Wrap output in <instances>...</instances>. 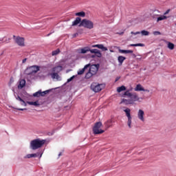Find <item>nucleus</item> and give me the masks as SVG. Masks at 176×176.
Returning a JSON list of instances; mask_svg holds the SVG:
<instances>
[{
  "label": "nucleus",
  "instance_id": "nucleus-41",
  "mask_svg": "<svg viewBox=\"0 0 176 176\" xmlns=\"http://www.w3.org/2000/svg\"><path fill=\"white\" fill-rule=\"evenodd\" d=\"M76 36H78V33H75V34L73 35V38H76Z\"/></svg>",
  "mask_w": 176,
  "mask_h": 176
},
{
  "label": "nucleus",
  "instance_id": "nucleus-48",
  "mask_svg": "<svg viewBox=\"0 0 176 176\" xmlns=\"http://www.w3.org/2000/svg\"><path fill=\"white\" fill-rule=\"evenodd\" d=\"M110 52H113V51H112V50H110Z\"/></svg>",
  "mask_w": 176,
  "mask_h": 176
},
{
  "label": "nucleus",
  "instance_id": "nucleus-37",
  "mask_svg": "<svg viewBox=\"0 0 176 176\" xmlns=\"http://www.w3.org/2000/svg\"><path fill=\"white\" fill-rule=\"evenodd\" d=\"M131 34L132 35H140V32H131Z\"/></svg>",
  "mask_w": 176,
  "mask_h": 176
},
{
  "label": "nucleus",
  "instance_id": "nucleus-19",
  "mask_svg": "<svg viewBox=\"0 0 176 176\" xmlns=\"http://www.w3.org/2000/svg\"><path fill=\"white\" fill-rule=\"evenodd\" d=\"M41 155V153H34V154H28L25 156V158L27 159H31V157H38Z\"/></svg>",
  "mask_w": 176,
  "mask_h": 176
},
{
  "label": "nucleus",
  "instance_id": "nucleus-35",
  "mask_svg": "<svg viewBox=\"0 0 176 176\" xmlns=\"http://www.w3.org/2000/svg\"><path fill=\"white\" fill-rule=\"evenodd\" d=\"M128 126L129 129H131V118H128Z\"/></svg>",
  "mask_w": 176,
  "mask_h": 176
},
{
  "label": "nucleus",
  "instance_id": "nucleus-2",
  "mask_svg": "<svg viewBox=\"0 0 176 176\" xmlns=\"http://www.w3.org/2000/svg\"><path fill=\"white\" fill-rule=\"evenodd\" d=\"M15 104L16 105V107H19L21 108H24L25 107H27V104H28L29 105H33L34 107H41V102H39V100H36L34 102H25L24 99L20 97V96H15Z\"/></svg>",
  "mask_w": 176,
  "mask_h": 176
},
{
  "label": "nucleus",
  "instance_id": "nucleus-13",
  "mask_svg": "<svg viewBox=\"0 0 176 176\" xmlns=\"http://www.w3.org/2000/svg\"><path fill=\"white\" fill-rule=\"evenodd\" d=\"M135 91H146V93H149L148 89H145L141 85H137L136 87L134 88Z\"/></svg>",
  "mask_w": 176,
  "mask_h": 176
},
{
  "label": "nucleus",
  "instance_id": "nucleus-39",
  "mask_svg": "<svg viewBox=\"0 0 176 176\" xmlns=\"http://www.w3.org/2000/svg\"><path fill=\"white\" fill-rule=\"evenodd\" d=\"M25 63H27V58H24V59L22 60V63H23V64H25Z\"/></svg>",
  "mask_w": 176,
  "mask_h": 176
},
{
  "label": "nucleus",
  "instance_id": "nucleus-12",
  "mask_svg": "<svg viewBox=\"0 0 176 176\" xmlns=\"http://www.w3.org/2000/svg\"><path fill=\"white\" fill-rule=\"evenodd\" d=\"M47 93H49L48 90L44 91H42L40 90L37 92H35L33 94V97H44V96H46V94H47Z\"/></svg>",
  "mask_w": 176,
  "mask_h": 176
},
{
  "label": "nucleus",
  "instance_id": "nucleus-32",
  "mask_svg": "<svg viewBox=\"0 0 176 176\" xmlns=\"http://www.w3.org/2000/svg\"><path fill=\"white\" fill-rule=\"evenodd\" d=\"M90 53H92L93 54H96L97 52H98V50L97 49H94V50H89Z\"/></svg>",
  "mask_w": 176,
  "mask_h": 176
},
{
  "label": "nucleus",
  "instance_id": "nucleus-31",
  "mask_svg": "<svg viewBox=\"0 0 176 176\" xmlns=\"http://www.w3.org/2000/svg\"><path fill=\"white\" fill-rule=\"evenodd\" d=\"M76 78V76H72L70 78L67 79V83H69V82H72L74 79Z\"/></svg>",
  "mask_w": 176,
  "mask_h": 176
},
{
  "label": "nucleus",
  "instance_id": "nucleus-34",
  "mask_svg": "<svg viewBox=\"0 0 176 176\" xmlns=\"http://www.w3.org/2000/svg\"><path fill=\"white\" fill-rule=\"evenodd\" d=\"M6 34L5 33H0V41H3V38H5Z\"/></svg>",
  "mask_w": 176,
  "mask_h": 176
},
{
  "label": "nucleus",
  "instance_id": "nucleus-47",
  "mask_svg": "<svg viewBox=\"0 0 176 176\" xmlns=\"http://www.w3.org/2000/svg\"><path fill=\"white\" fill-rule=\"evenodd\" d=\"M37 77H33V79H36Z\"/></svg>",
  "mask_w": 176,
  "mask_h": 176
},
{
  "label": "nucleus",
  "instance_id": "nucleus-16",
  "mask_svg": "<svg viewBox=\"0 0 176 176\" xmlns=\"http://www.w3.org/2000/svg\"><path fill=\"white\" fill-rule=\"evenodd\" d=\"M25 83H26L25 80H24V79L20 80L19 84L18 85V89L19 90H21V89H23V87H25Z\"/></svg>",
  "mask_w": 176,
  "mask_h": 176
},
{
  "label": "nucleus",
  "instance_id": "nucleus-17",
  "mask_svg": "<svg viewBox=\"0 0 176 176\" xmlns=\"http://www.w3.org/2000/svg\"><path fill=\"white\" fill-rule=\"evenodd\" d=\"M87 52H90V47H85L84 48H81L80 50L79 53L80 54H86V53H87Z\"/></svg>",
  "mask_w": 176,
  "mask_h": 176
},
{
  "label": "nucleus",
  "instance_id": "nucleus-29",
  "mask_svg": "<svg viewBox=\"0 0 176 176\" xmlns=\"http://www.w3.org/2000/svg\"><path fill=\"white\" fill-rule=\"evenodd\" d=\"M130 46H131V47L140 46L141 47H144V46H145V45L143 43H138V44H131Z\"/></svg>",
  "mask_w": 176,
  "mask_h": 176
},
{
  "label": "nucleus",
  "instance_id": "nucleus-8",
  "mask_svg": "<svg viewBox=\"0 0 176 176\" xmlns=\"http://www.w3.org/2000/svg\"><path fill=\"white\" fill-rule=\"evenodd\" d=\"M102 126V122H98L95 123L93 127L94 134H102L103 133H104L105 131L101 129Z\"/></svg>",
  "mask_w": 176,
  "mask_h": 176
},
{
  "label": "nucleus",
  "instance_id": "nucleus-14",
  "mask_svg": "<svg viewBox=\"0 0 176 176\" xmlns=\"http://www.w3.org/2000/svg\"><path fill=\"white\" fill-rule=\"evenodd\" d=\"M92 47H98V49H100L102 52H107L108 51V48L102 44H97V45H94L91 46Z\"/></svg>",
  "mask_w": 176,
  "mask_h": 176
},
{
  "label": "nucleus",
  "instance_id": "nucleus-36",
  "mask_svg": "<svg viewBox=\"0 0 176 176\" xmlns=\"http://www.w3.org/2000/svg\"><path fill=\"white\" fill-rule=\"evenodd\" d=\"M153 35L157 36V35H162V33L159 31H155L153 32Z\"/></svg>",
  "mask_w": 176,
  "mask_h": 176
},
{
  "label": "nucleus",
  "instance_id": "nucleus-42",
  "mask_svg": "<svg viewBox=\"0 0 176 176\" xmlns=\"http://www.w3.org/2000/svg\"><path fill=\"white\" fill-rule=\"evenodd\" d=\"M61 155H62V153L60 152L59 154H58V156L57 159H58V157H60L61 156Z\"/></svg>",
  "mask_w": 176,
  "mask_h": 176
},
{
  "label": "nucleus",
  "instance_id": "nucleus-22",
  "mask_svg": "<svg viewBox=\"0 0 176 176\" xmlns=\"http://www.w3.org/2000/svg\"><path fill=\"white\" fill-rule=\"evenodd\" d=\"M82 19L80 17H77L74 21L72 23V26L78 25L79 23H82Z\"/></svg>",
  "mask_w": 176,
  "mask_h": 176
},
{
  "label": "nucleus",
  "instance_id": "nucleus-33",
  "mask_svg": "<svg viewBox=\"0 0 176 176\" xmlns=\"http://www.w3.org/2000/svg\"><path fill=\"white\" fill-rule=\"evenodd\" d=\"M58 53H60V50L58 49V50L52 52V56H57V54H58Z\"/></svg>",
  "mask_w": 176,
  "mask_h": 176
},
{
  "label": "nucleus",
  "instance_id": "nucleus-5",
  "mask_svg": "<svg viewBox=\"0 0 176 176\" xmlns=\"http://www.w3.org/2000/svg\"><path fill=\"white\" fill-rule=\"evenodd\" d=\"M45 140H41L39 139L34 140L30 142V148L33 151H36V149H39V148H42L43 145H45Z\"/></svg>",
  "mask_w": 176,
  "mask_h": 176
},
{
  "label": "nucleus",
  "instance_id": "nucleus-45",
  "mask_svg": "<svg viewBox=\"0 0 176 176\" xmlns=\"http://www.w3.org/2000/svg\"><path fill=\"white\" fill-rule=\"evenodd\" d=\"M124 32L120 33V35H123Z\"/></svg>",
  "mask_w": 176,
  "mask_h": 176
},
{
  "label": "nucleus",
  "instance_id": "nucleus-18",
  "mask_svg": "<svg viewBox=\"0 0 176 176\" xmlns=\"http://www.w3.org/2000/svg\"><path fill=\"white\" fill-rule=\"evenodd\" d=\"M90 67V65H86L84 68H82L81 70H79L78 72V75H83L85 74V71L87 69Z\"/></svg>",
  "mask_w": 176,
  "mask_h": 176
},
{
  "label": "nucleus",
  "instance_id": "nucleus-30",
  "mask_svg": "<svg viewBox=\"0 0 176 176\" xmlns=\"http://www.w3.org/2000/svg\"><path fill=\"white\" fill-rule=\"evenodd\" d=\"M96 54V57H98L99 58H101V57H102V54H101V52L100 50H98Z\"/></svg>",
  "mask_w": 176,
  "mask_h": 176
},
{
  "label": "nucleus",
  "instance_id": "nucleus-15",
  "mask_svg": "<svg viewBox=\"0 0 176 176\" xmlns=\"http://www.w3.org/2000/svg\"><path fill=\"white\" fill-rule=\"evenodd\" d=\"M165 43H166L167 48L169 49V50H174L175 47V45H174V43L170 41H165Z\"/></svg>",
  "mask_w": 176,
  "mask_h": 176
},
{
  "label": "nucleus",
  "instance_id": "nucleus-24",
  "mask_svg": "<svg viewBox=\"0 0 176 176\" xmlns=\"http://www.w3.org/2000/svg\"><path fill=\"white\" fill-rule=\"evenodd\" d=\"M159 14H160V11L157 10H155L153 12V15H152L153 19H156V16H159Z\"/></svg>",
  "mask_w": 176,
  "mask_h": 176
},
{
  "label": "nucleus",
  "instance_id": "nucleus-6",
  "mask_svg": "<svg viewBox=\"0 0 176 176\" xmlns=\"http://www.w3.org/2000/svg\"><path fill=\"white\" fill-rule=\"evenodd\" d=\"M79 27H84L88 30H93L94 28V23L89 19H82L79 25Z\"/></svg>",
  "mask_w": 176,
  "mask_h": 176
},
{
  "label": "nucleus",
  "instance_id": "nucleus-9",
  "mask_svg": "<svg viewBox=\"0 0 176 176\" xmlns=\"http://www.w3.org/2000/svg\"><path fill=\"white\" fill-rule=\"evenodd\" d=\"M104 87H105L104 84L94 82L91 85V89L92 91H94V93H98L99 91H101Z\"/></svg>",
  "mask_w": 176,
  "mask_h": 176
},
{
  "label": "nucleus",
  "instance_id": "nucleus-11",
  "mask_svg": "<svg viewBox=\"0 0 176 176\" xmlns=\"http://www.w3.org/2000/svg\"><path fill=\"white\" fill-rule=\"evenodd\" d=\"M145 112L142 109H139L138 111V118L140 122H145Z\"/></svg>",
  "mask_w": 176,
  "mask_h": 176
},
{
  "label": "nucleus",
  "instance_id": "nucleus-40",
  "mask_svg": "<svg viewBox=\"0 0 176 176\" xmlns=\"http://www.w3.org/2000/svg\"><path fill=\"white\" fill-rule=\"evenodd\" d=\"M16 109H17L18 111H24V110H25L26 109L16 108Z\"/></svg>",
  "mask_w": 176,
  "mask_h": 176
},
{
  "label": "nucleus",
  "instance_id": "nucleus-3",
  "mask_svg": "<svg viewBox=\"0 0 176 176\" xmlns=\"http://www.w3.org/2000/svg\"><path fill=\"white\" fill-rule=\"evenodd\" d=\"M52 72L50 73V75L52 79H56V80H61V76L58 75V72H61L63 71V67L61 66H56L52 69Z\"/></svg>",
  "mask_w": 176,
  "mask_h": 176
},
{
  "label": "nucleus",
  "instance_id": "nucleus-46",
  "mask_svg": "<svg viewBox=\"0 0 176 176\" xmlns=\"http://www.w3.org/2000/svg\"><path fill=\"white\" fill-rule=\"evenodd\" d=\"M118 80H119V78H117V79L116 80V82H118Z\"/></svg>",
  "mask_w": 176,
  "mask_h": 176
},
{
  "label": "nucleus",
  "instance_id": "nucleus-4",
  "mask_svg": "<svg viewBox=\"0 0 176 176\" xmlns=\"http://www.w3.org/2000/svg\"><path fill=\"white\" fill-rule=\"evenodd\" d=\"M99 65H92L89 67V72L85 75L86 79H90L91 76L96 75L98 72Z\"/></svg>",
  "mask_w": 176,
  "mask_h": 176
},
{
  "label": "nucleus",
  "instance_id": "nucleus-7",
  "mask_svg": "<svg viewBox=\"0 0 176 176\" xmlns=\"http://www.w3.org/2000/svg\"><path fill=\"white\" fill-rule=\"evenodd\" d=\"M40 70H41V67H39L38 65H33L30 67H28L25 70V74L32 76V75L36 74L37 72H38V71H40Z\"/></svg>",
  "mask_w": 176,
  "mask_h": 176
},
{
  "label": "nucleus",
  "instance_id": "nucleus-25",
  "mask_svg": "<svg viewBox=\"0 0 176 176\" xmlns=\"http://www.w3.org/2000/svg\"><path fill=\"white\" fill-rule=\"evenodd\" d=\"M118 62L120 63V65H122V64H123V61L126 60V57L120 56L118 57Z\"/></svg>",
  "mask_w": 176,
  "mask_h": 176
},
{
  "label": "nucleus",
  "instance_id": "nucleus-43",
  "mask_svg": "<svg viewBox=\"0 0 176 176\" xmlns=\"http://www.w3.org/2000/svg\"><path fill=\"white\" fill-rule=\"evenodd\" d=\"M42 155H43V153H41L40 157H42Z\"/></svg>",
  "mask_w": 176,
  "mask_h": 176
},
{
  "label": "nucleus",
  "instance_id": "nucleus-27",
  "mask_svg": "<svg viewBox=\"0 0 176 176\" xmlns=\"http://www.w3.org/2000/svg\"><path fill=\"white\" fill-rule=\"evenodd\" d=\"M142 36H148L149 35V32L146 30H142L140 32Z\"/></svg>",
  "mask_w": 176,
  "mask_h": 176
},
{
  "label": "nucleus",
  "instance_id": "nucleus-21",
  "mask_svg": "<svg viewBox=\"0 0 176 176\" xmlns=\"http://www.w3.org/2000/svg\"><path fill=\"white\" fill-rule=\"evenodd\" d=\"M120 53H123L124 54H133V50H118Z\"/></svg>",
  "mask_w": 176,
  "mask_h": 176
},
{
  "label": "nucleus",
  "instance_id": "nucleus-20",
  "mask_svg": "<svg viewBox=\"0 0 176 176\" xmlns=\"http://www.w3.org/2000/svg\"><path fill=\"white\" fill-rule=\"evenodd\" d=\"M163 20H167V16L166 15H160L157 18V23H160V21H163Z\"/></svg>",
  "mask_w": 176,
  "mask_h": 176
},
{
  "label": "nucleus",
  "instance_id": "nucleus-28",
  "mask_svg": "<svg viewBox=\"0 0 176 176\" xmlns=\"http://www.w3.org/2000/svg\"><path fill=\"white\" fill-rule=\"evenodd\" d=\"M76 16H78L80 17H85L86 16V13L83 11L76 13Z\"/></svg>",
  "mask_w": 176,
  "mask_h": 176
},
{
  "label": "nucleus",
  "instance_id": "nucleus-1",
  "mask_svg": "<svg viewBox=\"0 0 176 176\" xmlns=\"http://www.w3.org/2000/svg\"><path fill=\"white\" fill-rule=\"evenodd\" d=\"M128 97L129 99L122 98L120 105H135V102H141L144 98L140 97L136 92L131 93L129 90H126L122 97Z\"/></svg>",
  "mask_w": 176,
  "mask_h": 176
},
{
  "label": "nucleus",
  "instance_id": "nucleus-38",
  "mask_svg": "<svg viewBox=\"0 0 176 176\" xmlns=\"http://www.w3.org/2000/svg\"><path fill=\"white\" fill-rule=\"evenodd\" d=\"M168 13H170V10H166V11L164 13V16H166V14H168Z\"/></svg>",
  "mask_w": 176,
  "mask_h": 176
},
{
  "label": "nucleus",
  "instance_id": "nucleus-23",
  "mask_svg": "<svg viewBox=\"0 0 176 176\" xmlns=\"http://www.w3.org/2000/svg\"><path fill=\"white\" fill-rule=\"evenodd\" d=\"M124 112L126 113V116L129 118H131V114H130V112H131V110L129 108H126L124 110Z\"/></svg>",
  "mask_w": 176,
  "mask_h": 176
},
{
  "label": "nucleus",
  "instance_id": "nucleus-26",
  "mask_svg": "<svg viewBox=\"0 0 176 176\" xmlns=\"http://www.w3.org/2000/svg\"><path fill=\"white\" fill-rule=\"evenodd\" d=\"M126 91V87H124V85H122L117 88L118 93H122V91Z\"/></svg>",
  "mask_w": 176,
  "mask_h": 176
},
{
  "label": "nucleus",
  "instance_id": "nucleus-10",
  "mask_svg": "<svg viewBox=\"0 0 176 176\" xmlns=\"http://www.w3.org/2000/svg\"><path fill=\"white\" fill-rule=\"evenodd\" d=\"M13 38L15 41V43H16L18 46H21V47L25 46V39H24V37H21L20 36H13Z\"/></svg>",
  "mask_w": 176,
  "mask_h": 176
},
{
  "label": "nucleus",
  "instance_id": "nucleus-44",
  "mask_svg": "<svg viewBox=\"0 0 176 176\" xmlns=\"http://www.w3.org/2000/svg\"><path fill=\"white\" fill-rule=\"evenodd\" d=\"M38 78H42L41 76H39V74H38Z\"/></svg>",
  "mask_w": 176,
  "mask_h": 176
}]
</instances>
